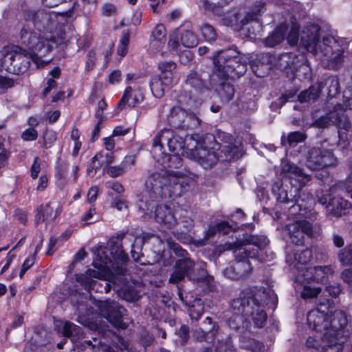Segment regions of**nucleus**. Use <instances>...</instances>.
Here are the masks:
<instances>
[{
	"mask_svg": "<svg viewBox=\"0 0 352 352\" xmlns=\"http://www.w3.org/2000/svg\"><path fill=\"white\" fill-rule=\"evenodd\" d=\"M327 140L311 148L307 154L306 166L313 170H320L328 166H335L337 158L333 153L332 148H327Z\"/></svg>",
	"mask_w": 352,
	"mask_h": 352,
	"instance_id": "obj_7",
	"label": "nucleus"
},
{
	"mask_svg": "<svg viewBox=\"0 0 352 352\" xmlns=\"http://www.w3.org/2000/svg\"><path fill=\"white\" fill-rule=\"evenodd\" d=\"M326 85L328 87V96L333 97L339 93L340 85L338 79L336 77H330L326 80Z\"/></svg>",
	"mask_w": 352,
	"mask_h": 352,
	"instance_id": "obj_54",
	"label": "nucleus"
},
{
	"mask_svg": "<svg viewBox=\"0 0 352 352\" xmlns=\"http://www.w3.org/2000/svg\"><path fill=\"white\" fill-rule=\"evenodd\" d=\"M21 43L28 48V51L36 56L38 62L53 47L50 38L41 36L36 32H30L25 28L21 31Z\"/></svg>",
	"mask_w": 352,
	"mask_h": 352,
	"instance_id": "obj_9",
	"label": "nucleus"
},
{
	"mask_svg": "<svg viewBox=\"0 0 352 352\" xmlns=\"http://www.w3.org/2000/svg\"><path fill=\"white\" fill-rule=\"evenodd\" d=\"M227 80L216 78V80L213 81L211 78V82H210L211 86L215 87L216 91L222 102H230L235 94L234 86Z\"/></svg>",
	"mask_w": 352,
	"mask_h": 352,
	"instance_id": "obj_31",
	"label": "nucleus"
},
{
	"mask_svg": "<svg viewBox=\"0 0 352 352\" xmlns=\"http://www.w3.org/2000/svg\"><path fill=\"white\" fill-rule=\"evenodd\" d=\"M209 80L211 81V75L208 72L192 70L186 76L185 83L196 91L201 93L210 89Z\"/></svg>",
	"mask_w": 352,
	"mask_h": 352,
	"instance_id": "obj_22",
	"label": "nucleus"
},
{
	"mask_svg": "<svg viewBox=\"0 0 352 352\" xmlns=\"http://www.w3.org/2000/svg\"><path fill=\"white\" fill-rule=\"evenodd\" d=\"M58 213V210L56 211L53 210V208L50 206V203L41 206L37 209V213L35 216V222L37 225L41 223H45L47 225L54 221Z\"/></svg>",
	"mask_w": 352,
	"mask_h": 352,
	"instance_id": "obj_33",
	"label": "nucleus"
},
{
	"mask_svg": "<svg viewBox=\"0 0 352 352\" xmlns=\"http://www.w3.org/2000/svg\"><path fill=\"white\" fill-rule=\"evenodd\" d=\"M155 219L162 226L167 229H171L178 223L177 210H173L166 205L157 206L155 210Z\"/></svg>",
	"mask_w": 352,
	"mask_h": 352,
	"instance_id": "obj_24",
	"label": "nucleus"
},
{
	"mask_svg": "<svg viewBox=\"0 0 352 352\" xmlns=\"http://www.w3.org/2000/svg\"><path fill=\"white\" fill-rule=\"evenodd\" d=\"M200 31L204 38L208 42H213L217 38V34L215 29L208 23L202 24L200 28Z\"/></svg>",
	"mask_w": 352,
	"mask_h": 352,
	"instance_id": "obj_48",
	"label": "nucleus"
},
{
	"mask_svg": "<svg viewBox=\"0 0 352 352\" xmlns=\"http://www.w3.org/2000/svg\"><path fill=\"white\" fill-rule=\"evenodd\" d=\"M1 54L3 56V62L5 64H10L14 69L16 68L19 73L25 72L30 67L31 60L37 66L39 64L35 54L19 46L4 47Z\"/></svg>",
	"mask_w": 352,
	"mask_h": 352,
	"instance_id": "obj_8",
	"label": "nucleus"
},
{
	"mask_svg": "<svg viewBox=\"0 0 352 352\" xmlns=\"http://www.w3.org/2000/svg\"><path fill=\"white\" fill-rule=\"evenodd\" d=\"M265 10L264 3L258 2V4L255 5L253 10L248 12L241 19V23L242 25H251V27L248 28L250 34L256 36L261 30L262 25L258 19L261 12H263Z\"/></svg>",
	"mask_w": 352,
	"mask_h": 352,
	"instance_id": "obj_23",
	"label": "nucleus"
},
{
	"mask_svg": "<svg viewBox=\"0 0 352 352\" xmlns=\"http://www.w3.org/2000/svg\"><path fill=\"white\" fill-rule=\"evenodd\" d=\"M235 351L236 349L230 336H226L218 340L216 346V352H234Z\"/></svg>",
	"mask_w": 352,
	"mask_h": 352,
	"instance_id": "obj_49",
	"label": "nucleus"
},
{
	"mask_svg": "<svg viewBox=\"0 0 352 352\" xmlns=\"http://www.w3.org/2000/svg\"><path fill=\"white\" fill-rule=\"evenodd\" d=\"M338 259L343 266L352 265V243L341 249L338 253ZM341 278L352 292V268L345 269L341 273Z\"/></svg>",
	"mask_w": 352,
	"mask_h": 352,
	"instance_id": "obj_26",
	"label": "nucleus"
},
{
	"mask_svg": "<svg viewBox=\"0 0 352 352\" xmlns=\"http://www.w3.org/2000/svg\"><path fill=\"white\" fill-rule=\"evenodd\" d=\"M288 234L292 242L296 245H302L304 241V235L314 236L316 231L314 226L306 220L296 221L286 226Z\"/></svg>",
	"mask_w": 352,
	"mask_h": 352,
	"instance_id": "obj_15",
	"label": "nucleus"
},
{
	"mask_svg": "<svg viewBox=\"0 0 352 352\" xmlns=\"http://www.w3.org/2000/svg\"><path fill=\"white\" fill-rule=\"evenodd\" d=\"M205 265L206 263H203L199 268H195V263L190 258H180L176 261L168 281L170 283L177 284L185 277L193 283L204 280L207 274Z\"/></svg>",
	"mask_w": 352,
	"mask_h": 352,
	"instance_id": "obj_5",
	"label": "nucleus"
},
{
	"mask_svg": "<svg viewBox=\"0 0 352 352\" xmlns=\"http://www.w3.org/2000/svg\"><path fill=\"white\" fill-rule=\"evenodd\" d=\"M125 166L122 163L120 166H109L107 169V174L111 177H117L126 171Z\"/></svg>",
	"mask_w": 352,
	"mask_h": 352,
	"instance_id": "obj_64",
	"label": "nucleus"
},
{
	"mask_svg": "<svg viewBox=\"0 0 352 352\" xmlns=\"http://www.w3.org/2000/svg\"><path fill=\"white\" fill-rule=\"evenodd\" d=\"M306 139V135L304 133L300 131L291 132L288 134L287 140H283L282 138V144L287 142L289 146H295L298 143L303 142Z\"/></svg>",
	"mask_w": 352,
	"mask_h": 352,
	"instance_id": "obj_51",
	"label": "nucleus"
},
{
	"mask_svg": "<svg viewBox=\"0 0 352 352\" xmlns=\"http://www.w3.org/2000/svg\"><path fill=\"white\" fill-rule=\"evenodd\" d=\"M312 257V252L310 249L305 248L302 250H297L294 253V259L297 263L295 264V267L297 269H300V267L297 266V264H300L302 265H305L307 263H309Z\"/></svg>",
	"mask_w": 352,
	"mask_h": 352,
	"instance_id": "obj_46",
	"label": "nucleus"
},
{
	"mask_svg": "<svg viewBox=\"0 0 352 352\" xmlns=\"http://www.w3.org/2000/svg\"><path fill=\"white\" fill-rule=\"evenodd\" d=\"M63 334L74 343L82 337V330L80 327L72 322H66L63 327Z\"/></svg>",
	"mask_w": 352,
	"mask_h": 352,
	"instance_id": "obj_40",
	"label": "nucleus"
},
{
	"mask_svg": "<svg viewBox=\"0 0 352 352\" xmlns=\"http://www.w3.org/2000/svg\"><path fill=\"white\" fill-rule=\"evenodd\" d=\"M167 120L170 126L183 130L196 129L201 123L199 118L180 107H173Z\"/></svg>",
	"mask_w": 352,
	"mask_h": 352,
	"instance_id": "obj_11",
	"label": "nucleus"
},
{
	"mask_svg": "<svg viewBox=\"0 0 352 352\" xmlns=\"http://www.w3.org/2000/svg\"><path fill=\"white\" fill-rule=\"evenodd\" d=\"M43 146L45 148H50L56 140V133L52 130H46L43 135Z\"/></svg>",
	"mask_w": 352,
	"mask_h": 352,
	"instance_id": "obj_59",
	"label": "nucleus"
},
{
	"mask_svg": "<svg viewBox=\"0 0 352 352\" xmlns=\"http://www.w3.org/2000/svg\"><path fill=\"white\" fill-rule=\"evenodd\" d=\"M188 187V179L179 172L162 170L153 173L146 180L145 190L139 200L138 208L144 214H148L159 198L180 197Z\"/></svg>",
	"mask_w": 352,
	"mask_h": 352,
	"instance_id": "obj_1",
	"label": "nucleus"
},
{
	"mask_svg": "<svg viewBox=\"0 0 352 352\" xmlns=\"http://www.w3.org/2000/svg\"><path fill=\"white\" fill-rule=\"evenodd\" d=\"M319 201L322 205L328 203L327 205L328 211L336 217L346 214L351 208V204L349 201L339 197L329 199L322 197Z\"/></svg>",
	"mask_w": 352,
	"mask_h": 352,
	"instance_id": "obj_25",
	"label": "nucleus"
},
{
	"mask_svg": "<svg viewBox=\"0 0 352 352\" xmlns=\"http://www.w3.org/2000/svg\"><path fill=\"white\" fill-rule=\"evenodd\" d=\"M126 281L127 280L120 285L122 287L118 290V296L128 302L138 301L141 297L140 291L136 285L134 283L126 284Z\"/></svg>",
	"mask_w": 352,
	"mask_h": 352,
	"instance_id": "obj_34",
	"label": "nucleus"
},
{
	"mask_svg": "<svg viewBox=\"0 0 352 352\" xmlns=\"http://www.w3.org/2000/svg\"><path fill=\"white\" fill-rule=\"evenodd\" d=\"M328 114L333 125H336L339 129H344L346 132L349 131L351 124L342 105L339 104L334 106Z\"/></svg>",
	"mask_w": 352,
	"mask_h": 352,
	"instance_id": "obj_28",
	"label": "nucleus"
},
{
	"mask_svg": "<svg viewBox=\"0 0 352 352\" xmlns=\"http://www.w3.org/2000/svg\"><path fill=\"white\" fill-rule=\"evenodd\" d=\"M85 344L90 347L92 352H114L111 350L109 344L102 341H99L98 344L96 345L93 344L91 340H87L85 342Z\"/></svg>",
	"mask_w": 352,
	"mask_h": 352,
	"instance_id": "obj_55",
	"label": "nucleus"
},
{
	"mask_svg": "<svg viewBox=\"0 0 352 352\" xmlns=\"http://www.w3.org/2000/svg\"><path fill=\"white\" fill-rule=\"evenodd\" d=\"M99 156L101 157L102 155L100 154H96L94 157H93L90 163L87 166V173L91 177H94L96 175L97 169L100 166V164L98 162Z\"/></svg>",
	"mask_w": 352,
	"mask_h": 352,
	"instance_id": "obj_61",
	"label": "nucleus"
},
{
	"mask_svg": "<svg viewBox=\"0 0 352 352\" xmlns=\"http://www.w3.org/2000/svg\"><path fill=\"white\" fill-rule=\"evenodd\" d=\"M327 343L322 346V352H342L343 349V342L345 340L344 338L329 337L326 339Z\"/></svg>",
	"mask_w": 352,
	"mask_h": 352,
	"instance_id": "obj_42",
	"label": "nucleus"
},
{
	"mask_svg": "<svg viewBox=\"0 0 352 352\" xmlns=\"http://www.w3.org/2000/svg\"><path fill=\"white\" fill-rule=\"evenodd\" d=\"M287 27L284 25H279L265 40V44L267 47H273L280 43L285 38Z\"/></svg>",
	"mask_w": 352,
	"mask_h": 352,
	"instance_id": "obj_41",
	"label": "nucleus"
},
{
	"mask_svg": "<svg viewBox=\"0 0 352 352\" xmlns=\"http://www.w3.org/2000/svg\"><path fill=\"white\" fill-rule=\"evenodd\" d=\"M310 329L316 331H329V314L325 310L316 308L311 310L307 316Z\"/></svg>",
	"mask_w": 352,
	"mask_h": 352,
	"instance_id": "obj_21",
	"label": "nucleus"
},
{
	"mask_svg": "<svg viewBox=\"0 0 352 352\" xmlns=\"http://www.w3.org/2000/svg\"><path fill=\"white\" fill-rule=\"evenodd\" d=\"M173 82L170 74L153 76L149 82L151 90L155 98H160L164 94L166 88H168Z\"/></svg>",
	"mask_w": 352,
	"mask_h": 352,
	"instance_id": "obj_30",
	"label": "nucleus"
},
{
	"mask_svg": "<svg viewBox=\"0 0 352 352\" xmlns=\"http://www.w3.org/2000/svg\"><path fill=\"white\" fill-rule=\"evenodd\" d=\"M101 314L106 318L115 327L125 329L127 324L122 320L126 310L118 302L107 300L100 302L98 305Z\"/></svg>",
	"mask_w": 352,
	"mask_h": 352,
	"instance_id": "obj_12",
	"label": "nucleus"
},
{
	"mask_svg": "<svg viewBox=\"0 0 352 352\" xmlns=\"http://www.w3.org/2000/svg\"><path fill=\"white\" fill-rule=\"evenodd\" d=\"M187 148L190 149L194 159L205 169L214 166L220 157L217 152L220 149V145L217 143L211 148H207L196 140L195 144H192V148H189L188 145Z\"/></svg>",
	"mask_w": 352,
	"mask_h": 352,
	"instance_id": "obj_10",
	"label": "nucleus"
},
{
	"mask_svg": "<svg viewBox=\"0 0 352 352\" xmlns=\"http://www.w3.org/2000/svg\"><path fill=\"white\" fill-rule=\"evenodd\" d=\"M179 216V221L177 223H180L182 226V232H190L194 227V221L188 215V212L186 210L182 208L177 210V216Z\"/></svg>",
	"mask_w": 352,
	"mask_h": 352,
	"instance_id": "obj_43",
	"label": "nucleus"
},
{
	"mask_svg": "<svg viewBox=\"0 0 352 352\" xmlns=\"http://www.w3.org/2000/svg\"><path fill=\"white\" fill-rule=\"evenodd\" d=\"M186 153H174L171 155H165L167 162H163V166L168 168H178L182 166V159L181 155Z\"/></svg>",
	"mask_w": 352,
	"mask_h": 352,
	"instance_id": "obj_50",
	"label": "nucleus"
},
{
	"mask_svg": "<svg viewBox=\"0 0 352 352\" xmlns=\"http://www.w3.org/2000/svg\"><path fill=\"white\" fill-rule=\"evenodd\" d=\"M129 42V34L128 32H123L118 47V54L124 56L127 52V46Z\"/></svg>",
	"mask_w": 352,
	"mask_h": 352,
	"instance_id": "obj_57",
	"label": "nucleus"
},
{
	"mask_svg": "<svg viewBox=\"0 0 352 352\" xmlns=\"http://www.w3.org/2000/svg\"><path fill=\"white\" fill-rule=\"evenodd\" d=\"M280 175L283 178L288 179L291 186L294 188L295 195L292 198L288 197L287 190L279 183L272 186V192L276 199L281 203H293L300 190L311 180V176L304 173L303 170L294 163L287 160L281 162Z\"/></svg>",
	"mask_w": 352,
	"mask_h": 352,
	"instance_id": "obj_3",
	"label": "nucleus"
},
{
	"mask_svg": "<svg viewBox=\"0 0 352 352\" xmlns=\"http://www.w3.org/2000/svg\"><path fill=\"white\" fill-rule=\"evenodd\" d=\"M196 139L193 135H186V139L175 133L170 129H164L162 130L153 139V146L155 153L157 151L161 152L162 146L166 143L169 148V151L173 153H186L188 154V145L189 148H192V144H194Z\"/></svg>",
	"mask_w": 352,
	"mask_h": 352,
	"instance_id": "obj_4",
	"label": "nucleus"
},
{
	"mask_svg": "<svg viewBox=\"0 0 352 352\" xmlns=\"http://www.w3.org/2000/svg\"><path fill=\"white\" fill-rule=\"evenodd\" d=\"M167 243L177 256L182 257V258H186V256L188 254V253L180 246L179 244L173 242L171 239H167Z\"/></svg>",
	"mask_w": 352,
	"mask_h": 352,
	"instance_id": "obj_63",
	"label": "nucleus"
},
{
	"mask_svg": "<svg viewBox=\"0 0 352 352\" xmlns=\"http://www.w3.org/2000/svg\"><path fill=\"white\" fill-rule=\"evenodd\" d=\"M332 44H336V41L332 36H326L322 38V43L318 42V53L321 52L327 60L331 58L333 54Z\"/></svg>",
	"mask_w": 352,
	"mask_h": 352,
	"instance_id": "obj_44",
	"label": "nucleus"
},
{
	"mask_svg": "<svg viewBox=\"0 0 352 352\" xmlns=\"http://www.w3.org/2000/svg\"><path fill=\"white\" fill-rule=\"evenodd\" d=\"M331 125L333 124L328 113L320 116L313 122V126L318 128H327Z\"/></svg>",
	"mask_w": 352,
	"mask_h": 352,
	"instance_id": "obj_62",
	"label": "nucleus"
},
{
	"mask_svg": "<svg viewBox=\"0 0 352 352\" xmlns=\"http://www.w3.org/2000/svg\"><path fill=\"white\" fill-rule=\"evenodd\" d=\"M251 270L249 260L247 258H243L232 261L224 270L223 274L232 280H239L247 277L251 272Z\"/></svg>",
	"mask_w": 352,
	"mask_h": 352,
	"instance_id": "obj_19",
	"label": "nucleus"
},
{
	"mask_svg": "<svg viewBox=\"0 0 352 352\" xmlns=\"http://www.w3.org/2000/svg\"><path fill=\"white\" fill-rule=\"evenodd\" d=\"M204 325H210L211 327H206V331L201 329H197L193 333V338L199 342H206L211 343L214 341L218 331V325L212 321L210 317H206L204 321Z\"/></svg>",
	"mask_w": 352,
	"mask_h": 352,
	"instance_id": "obj_29",
	"label": "nucleus"
},
{
	"mask_svg": "<svg viewBox=\"0 0 352 352\" xmlns=\"http://www.w3.org/2000/svg\"><path fill=\"white\" fill-rule=\"evenodd\" d=\"M166 41V30L162 24L157 25L153 30L151 36V45L157 50H160L164 47Z\"/></svg>",
	"mask_w": 352,
	"mask_h": 352,
	"instance_id": "obj_35",
	"label": "nucleus"
},
{
	"mask_svg": "<svg viewBox=\"0 0 352 352\" xmlns=\"http://www.w3.org/2000/svg\"><path fill=\"white\" fill-rule=\"evenodd\" d=\"M123 234H118L115 237H112L108 243L110 248L111 254L112 255L115 263L111 265L114 272L119 275H124L127 270L125 263L129 258L126 254L124 253L122 248Z\"/></svg>",
	"mask_w": 352,
	"mask_h": 352,
	"instance_id": "obj_13",
	"label": "nucleus"
},
{
	"mask_svg": "<svg viewBox=\"0 0 352 352\" xmlns=\"http://www.w3.org/2000/svg\"><path fill=\"white\" fill-rule=\"evenodd\" d=\"M143 100V96L141 94H135L131 87H126L123 96L118 104L119 108H122L127 104L129 107H133L137 104L140 103Z\"/></svg>",
	"mask_w": 352,
	"mask_h": 352,
	"instance_id": "obj_38",
	"label": "nucleus"
},
{
	"mask_svg": "<svg viewBox=\"0 0 352 352\" xmlns=\"http://www.w3.org/2000/svg\"><path fill=\"white\" fill-rule=\"evenodd\" d=\"M329 316V331L325 332L324 338L339 337L343 334V329L346 325L347 319L345 314L340 310L330 311Z\"/></svg>",
	"mask_w": 352,
	"mask_h": 352,
	"instance_id": "obj_20",
	"label": "nucleus"
},
{
	"mask_svg": "<svg viewBox=\"0 0 352 352\" xmlns=\"http://www.w3.org/2000/svg\"><path fill=\"white\" fill-rule=\"evenodd\" d=\"M176 67L177 65L173 61L159 63L158 68L162 72V74L160 76H163L165 74H170V76H172V72L176 69Z\"/></svg>",
	"mask_w": 352,
	"mask_h": 352,
	"instance_id": "obj_58",
	"label": "nucleus"
},
{
	"mask_svg": "<svg viewBox=\"0 0 352 352\" xmlns=\"http://www.w3.org/2000/svg\"><path fill=\"white\" fill-rule=\"evenodd\" d=\"M321 289L319 287H311L310 286L305 285L303 290L301 292V296L304 299L312 298L320 292Z\"/></svg>",
	"mask_w": 352,
	"mask_h": 352,
	"instance_id": "obj_60",
	"label": "nucleus"
},
{
	"mask_svg": "<svg viewBox=\"0 0 352 352\" xmlns=\"http://www.w3.org/2000/svg\"><path fill=\"white\" fill-rule=\"evenodd\" d=\"M223 138L225 139V145H222L221 153L224 154L223 160L230 161L236 157L239 151V146L233 143V138L228 133H223Z\"/></svg>",
	"mask_w": 352,
	"mask_h": 352,
	"instance_id": "obj_36",
	"label": "nucleus"
},
{
	"mask_svg": "<svg viewBox=\"0 0 352 352\" xmlns=\"http://www.w3.org/2000/svg\"><path fill=\"white\" fill-rule=\"evenodd\" d=\"M189 316L192 320H198L204 311V302L201 299H195L189 306Z\"/></svg>",
	"mask_w": 352,
	"mask_h": 352,
	"instance_id": "obj_47",
	"label": "nucleus"
},
{
	"mask_svg": "<svg viewBox=\"0 0 352 352\" xmlns=\"http://www.w3.org/2000/svg\"><path fill=\"white\" fill-rule=\"evenodd\" d=\"M299 199L294 198L295 202L289 209V214L292 216L307 217V209L302 208V205L299 203Z\"/></svg>",
	"mask_w": 352,
	"mask_h": 352,
	"instance_id": "obj_53",
	"label": "nucleus"
},
{
	"mask_svg": "<svg viewBox=\"0 0 352 352\" xmlns=\"http://www.w3.org/2000/svg\"><path fill=\"white\" fill-rule=\"evenodd\" d=\"M244 316L250 317L254 324L261 327L266 321L267 314L264 307L251 306V305H244L241 309H234Z\"/></svg>",
	"mask_w": 352,
	"mask_h": 352,
	"instance_id": "obj_27",
	"label": "nucleus"
},
{
	"mask_svg": "<svg viewBox=\"0 0 352 352\" xmlns=\"http://www.w3.org/2000/svg\"><path fill=\"white\" fill-rule=\"evenodd\" d=\"M296 54L289 52L280 55L278 60V65L283 69H290L292 61L296 60Z\"/></svg>",
	"mask_w": 352,
	"mask_h": 352,
	"instance_id": "obj_52",
	"label": "nucleus"
},
{
	"mask_svg": "<svg viewBox=\"0 0 352 352\" xmlns=\"http://www.w3.org/2000/svg\"><path fill=\"white\" fill-rule=\"evenodd\" d=\"M181 43L186 47H194L198 45L199 40L192 31V25L186 23L179 28Z\"/></svg>",
	"mask_w": 352,
	"mask_h": 352,
	"instance_id": "obj_32",
	"label": "nucleus"
},
{
	"mask_svg": "<svg viewBox=\"0 0 352 352\" xmlns=\"http://www.w3.org/2000/svg\"><path fill=\"white\" fill-rule=\"evenodd\" d=\"M319 31L318 25L313 23L306 25L300 33L301 44L307 51L316 55L318 54Z\"/></svg>",
	"mask_w": 352,
	"mask_h": 352,
	"instance_id": "obj_18",
	"label": "nucleus"
},
{
	"mask_svg": "<svg viewBox=\"0 0 352 352\" xmlns=\"http://www.w3.org/2000/svg\"><path fill=\"white\" fill-rule=\"evenodd\" d=\"M302 275L297 276L299 281H315L324 283L327 280L329 276L333 273V270L331 266H317L314 267H302Z\"/></svg>",
	"mask_w": 352,
	"mask_h": 352,
	"instance_id": "obj_17",
	"label": "nucleus"
},
{
	"mask_svg": "<svg viewBox=\"0 0 352 352\" xmlns=\"http://www.w3.org/2000/svg\"><path fill=\"white\" fill-rule=\"evenodd\" d=\"M214 69L212 73L213 81L216 78L228 80L243 76L247 70L244 58L235 49H228L217 52L213 57Z\"/></svg>",
	"mask_w": 352,
	"mask_h": 352,
	"instance_id": "obj_2",
	"label": "nucleus"
},
{
	"mask_svg": "<svg viewBox=\"0 0 352 352\" xmlns=\"http://www.w3.org/2000/svg\"><path fill=\"white\" fill-rule=\"evenodd\" d=\"M320 94L318 87L311 86L308 89L304 90L298 95V100L301 102H308L316 100Z\"/></svg>",
	"mask_w": 352,
	"mask_h": 352,
	"instance_id": "obj_45",
	"label": "nucleus"
},
{
	"mask_svg": "<svg viewBox=\"0 0 352 352\" xmlns=\"http://www.w3.org/2000/svg\"><path fill=\"white\" fill-rule=\"evenodd\" d=\"M102 273L108 277V278L104 279L105 280L108 281L105 283L104 286V291L107 294L111 291L112 284L114 285L120 286L127 280L126 274L124 275H119L117 274L114 271L110 272L104 270L102 271Z\"/></svg>",
	"mask_w": 352,
	"mask_h": 352,
	"instance_id": "obj_39",
	"label": "nucleus"
},
{
	"mask_svg": "<svg viewBox=\"0 0 352 352\" xmlns=\"http://www.w3.org/2000/svg\"><path fill=\"white\" fill-rule=\"evenodd\" d=\"M29 16L31 17L34 25L38 30L47 28L51 21L50 14L43 10L31 12Z\"/></svg>",
	"mask_w": 352,
	"mask_h": 352,
	"instance_id": "obj_37",
	"label": "nucleus"
},
{
	"mask_svg": "<svg viewBox=\"0 0 352 352\" xmlns=\"http://www.w3.org/2000/svg\"><path fill=\"white\" fill-rule=\"evenodd\" d=\"M111 261L108 257H105L99 265L94 264V266L98 269L95 270L92 269L87 270L85 273L77 274L76 279L85 289L90 292L91 289H94V287L97 283V281L94 278L97 279H106L108 278L107 276L100 271L102 269H109Z\"/></svg>",
	"mask_w": 352,
	"mask_h": 352,
	"instance_id": "obj_14",
	"label": "nucleus"
},
{
	"mask_svg": "<svg viewBox=\"0 0 352 352\" xmlns=\"http://www.w3.org/2000/svg\"><path fill=\"white\" fill-rule=\"evenodd\" d=\"M269 241L264 236H250L243 241V244L239 248V254H245L249 258L262 256L263 251L268 245Z\"/></svg>",
	"mask_w": 352,
	"mask_h": 352,
	"instance_id": "obj_16",
	"label": "nucleus"
},
{
	"mask_svg": "<svg viewBox=\"0 0 352 352\" xmlns=\"http://www.w3.org/2000/svg\"><path fill=\"white\" fill-rule=\"evenodd\" d=\"M276 300L274 293L264 287H249L241 292L239 296L232 301L231 305L233 309H241L245 304L264 307L270 301L274 302Z\"/></svg>",
	"mask_w": 352,
	"mask_h": 352,
	"instance_id": "obj_6",
	"label": "nucleus"
},
{
	"mask_svg": "<svg viewBox=\"0 0 352 352\" xmlns=\"http://www.w3.org/2000/svg\"><path fill=\"white\" fill-rule=\"evenodd\" d=\"M228 324L231 329L239 330L241 327L245 328L248 326H245L243 324V316L239 314L232 315L228 320Z\"/></svg>",
	"mask_w": 352,
	"mask_h": 352,
	"instance_id": "obj_56",
	"label": "nucleus"
}]
</instances>
